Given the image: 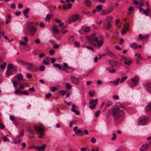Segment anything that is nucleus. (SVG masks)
<instances>
[{"label": "nucleus", "mask_w": 151, "mask_h": 151, "mask_svg": "<svg viewBox=\"0 0 151 151\" xmlns=\"http://www.w3.org/2000/svg\"><path fill=\"white\" fill-rule=\"evenodd\" d=\"M78 133H81L82 135H84V134L83 132L79 129H78L76 132V134H77Z\"/></svg>", "instance_id": "obj_41"}, {"label": "nucleus", "mask_w": 151, "mask_h": 151, "mask_svg": "<svg viewBox=\"0 0 151 151\" xmlns=\"http://www.w3.org/2000/svg\"><path fill=\"white\" fill-rule=\"evenodd\" d=\"M113 19V17L111 16H109L107 17V19H108V22H111Z\"/></svg>", "instance_id": "obj_44"}, {"label": "nucleus", "mask_w": 151, "mask_h": 151, "mask_svg": "<svg viewBox=\"0 0 151 151\" xmlns=\"http://www.w3.org/2000/svg\"><path fill=\"white\" fill-rule=\"evenodd\" d=\"M10 119L12 121H14L15 120V118L14 116L12 115H10Z\"/></svg>", "instance_id": "obj_55"}, {"label": "nucleus", "mask_w": 151, "mask_h": 151, "mask_svg": "<svg viewBox=\"0 0 151 151\" xmlns=\"http://www.w3.org/2000/svg\"><path fill=\"white\" fill-rule=\"evenodd\" d=\"M52 96V94L50 93H48L47 94L45 95L46 97L47 98H49Z\"/></svg>", "instance_id": "obj_59"}, {"label": "nucleus", "mask_w": 151, "mask_h": 151, "mask_svg": "<svg viewBox=\"0 0 151 151\" xmlns=\"http://www.w3.org/2000/svg\"><path fill=\"white\" fill-rule=\"evenodd\" d=\"M20 94H23L24 95H28L29 93L26 91H21L20 92Z\"/></svg>", "instance_id": "obj_36"}, {"label": "nucleus", "mask_w": 151, "mask_h": 151, "mask_svg": "<svg viewBox=\"0 0 151 151\" xmlns=\"http://www.w3.org/2000/svg\"><path fill=\"white\" fill-rule=\"evenodd\" d=\"M13 68L12 64H9L8 66V70L12 69Z\"/></svg>", "instance_id": "obj_51"}, {"label": "nucleus", "mask_w": 151, "mask_h": 151, "mask_svg": "<svg viewBox=\"0 0 151 151\" xmlns=\"http://www.w3.org/2000/svg\"><path fill=\"white\" fill-rule=\"evenodd\" d=\"M97 102L98 100L97 99H91L89 102V104L91 105L89 106V108L91 109H94L96 108Z\"/></svg>", "instance_id": "obj_6"}, {"label": "nucleus", "mask_w": 151, "mask_h": 151, "mask_svg": "<svg viewBox=\"0 0 151 151\" xmlns=\"http://www.w3.org/2000/svg\"><path fill=\"white\" fill-rule=\"evenodd\" d=\"M111 26L112 25L110 22H108L106 25V28L107 29H109L111 27Z\"/></svg>", "instance_id": "obj_34"}, {"label": "nucleus", "mask_w": 151, "mask_h": 151, "mask_svg": "<svg viewBox=\"0 0 151 151\" xmlns=\"http://www.w3.org/2000/svg\"><path fill=\"white\" fill-rule=\"evenodd\" d=\"M149 146L148 144H145L142 145L139 148V150L141 151H144L146 150L149 148Z\"/></svg>", "instance_id": "obj_12"}, {"label": "nucleus", "mask_w": 151, "mask_h": 151, "mask_svg": "<svg viewBox=\"0 0 151 151\" xmlns=\"http://www.w3.org/2000/svg\"><path fill=\"white\" fill-rule=\"evenodd\" d=\"M15 77L17 78L19 80H21L23 78V76L21 74L17 75L15 76Z\"/></svg>", "instance_id": "obj_29"}, {"label": "nucleus", "mask_w": 151, "mask_h": 151, "mask_svg": "<svg viewBox=\"0 0 151 151\" xmlns=\"http://www.w3.org/2000/svg\"><path fill=\"white\" fill-rule=\"evenodd\" d=\"M84 4L87 7H90L92 6V2L90 0H85L83 2Z\"/></svg>", "instance_id": "obj_14"}, {"label": "nucleus", "mask_w": 151, "mask_h": 151, "mask_svg": "<svg viewBox=\"0 0 151 151\" xmlns=\"http://www.w3.org/2000/svg\"><path fill=\"white\" fill-rule=\"evenodd\" d=\"M102 6L101 5H99L96 7V9L97 10V11L99 12L102 9Z\"/></svg>", "instance_id": "obj_32"}, {"label": "nucleus", "mask_w": 151, "mask_h": 151, "mask_svg": "<svg viewBox=\"0 0 151 151\" xmlns=\"http://www.w3.org/2000/svg\"><path fill=\"white\" fill-rule=\"evenodd\" d=\"M97 42V46L99 47H100L101 46H102L103 43V41L102 40H100L99 41H98L96 42Z\"/></svg>", "instance_id": "obj_27"}, {"label": "nucleus", "mask_w": 151, "mask_h": 151, "mask_svg": "<svg viewBox=\"0 0 151 151\" xmlns=\"http://www.w3.org/2000/svg\"><path fill=\"white\" fill-rule=\"evenodd\" d=\"M145 109L147 111H151V104L147 105L145 107Z\"/></svg>", "instance_id": "obj_26"}, {"label": "nucleus", "mask_w": 151, "mask_h": 151, "mask_svg": "<svg viewBox=\"0 0 151 151\" xmlns=\"http://www.w3.org/2000/svg\"><path fill=\"white\" fill-rule=\"evenodd\" d=\"M53 66L55 68H57L61 70L62 68V67L60 65L57 63H55L53 65Z\"/></svg>", "instance_id": "obj_31"}, {"label": "nucleus", "mask_w": 151, "mask_h": 151, "mask_svg": "<svg viewBox=\"0 0 151 151\" xmlns=\"http://www.w3.org/2000/svg\"><path fill=\"white\" fill-rule=\"evenodd\" d=\"M133 62L132 60H130L128 61H124V64L127 65L128 66H129Z\"/></svg>", "instance_id": "obj_33"}, {"label": "nucleus", "mask_w": 151, "mask_h": 151, "mask_svg": "<svg viewBox=\"0 0 151 151\" xmlns=\"http://www.w3.org/2000/svg\"><path fill=\"white\" fill-rule=\"evenodd\" d=\"M29 9L28 8H26L25 10H23V12L24 15L27 18L28 17V16L27 14L28 13Z\"/></svg>", "instance_id": "obj_23"}, {"label": "nucleus", "mask_w": 151, "mask_h": 151, "mask_svg": "<svg viewBox=\"0 0 151 151\" xmlns=\"http://www.w3.org/2000/svg\"><path fill=\"white\" fill-rule=\"evenodd\" d=\"M11 15L9 14H7L6 15V24H8L10 22L11 19Z\"/></svg>", "instance_id": "obj_21"}, {"label": "nucleus", "mask_w": 151, "mask_h": 151, "mask_svg": "<svg viewBox=\"0 0 151 151\" xmlns=\"http://www.w3.org/2000/svg\"><path fill=\"white\" fill-rule=\"evenodd\" d=\"M113 98L114 99H119V96L116 95H115L113 96Z\"/></svg>", "instance_id": "obj_62"}, {"label": "nucleus", "mask_w": 151, "mask_h": 151, "mask_svg": "<svg viewBox=\"0 0 151 151\" xmlns=\"http://www.w3.org/2000/svg\"><path fill=\"white\" fill-rule=\"evenodd\" d=\"M80 18L79 14H77L74 15H72L68 18V22L69 24H70L71 22H75Z\"/></svg>", "instance_id": "obj_4"}, {"label": "nucleus", "mask_w": 151, "mask_h": 151, "mask_svg": "<svg viewBox=\"0 0 151 151\" xmlns=\"http://www.w3.org/2000/svg\"><path fill=\"white\" fill-rule=\"evenodd\" d=\"M35 131L38 132L41 135H43L44 134V129L41 127H37L35 128Z\"/></svg>", "instance_id": "obj_11"}, {"label": "nucleus", "mask_w": 151, "mask_h": 151, "mask_svg": "<svg viewBox=\"0 0 151 151\" xmlns=\"http://www.w3.org/2000/svg\"><path fill=\"white\" fill-rule=\"evenodd\" d=\"M106 70L109 71L111 73H113L115 72V70L114 68V66L112 64L111 65V66L109 68H106Z\"/></svg>", "instance_id": "obj_15"}, {"label": "nucleus", "mask_w": 151, "mask_h": 151, "mask_svg": "<svg viewBox=\"0 0 151 151\" xmlns=\"http://www.w3.org/2000/svg\"><path fill=\"white\" fill-rule=\"evenodd\" d=\"M43 64L45 65H47L49 62V60L48 58H45L43 60Z\"/></svg>", "instance_id": "obj_28"}, {"label": "nucleus", "mask_w": 151, "mask_h": 151, "mask_svg": "<svg viewBox=\"0 0 151 151\" xmlns=\"http://www.w3.org/2000/svg\"><path fill=\"white\" fill-rule=\"evenodd\" d=\"M6 64V63H4L3 64L0 65V68L3 69H5Z\"/></svg>", "instance_id": "obj_39"}, {"label": "nucleus", "mask_w": 151, "mask_h": 151, "mask_svg": "<svg viewBox=\"0 0 151 151\" xmlns=\"http://www.w3.org/2000/svg\"><path fill=\"white\" fill-rule=\"evenodd\" d=\"M138 8L139 11L140 12L142 13H144L147 16H148V13L146 10H145L143 8L139 6L138 7Z\"/></svg>", "instance_id": "obj_19"}, {"label": "nucleus", "mask_w": 151, "mask_h": 151, "mask_svg": "<svg viewBox=\"0 0 151 151\" xmlns=\"http://www.w3.org/2000/svg\"><path fill=\"white\" fill-rule=\"evenodd\" d=\"M147 118L145 116L142 117L139 119L138 123L139 124L143 125L147 122Z\"/></svg>", "instance_id": "obj_10"}, {"label": "nucleus", "mask_w": 151, "mask_h": 151, "mask_svg": "<svg viewBox=\"0 0 151 151\" xmlns=\"http://www.w3.org/2000/svg\"><path fill=\"white\" fill-rule=\"evenodd\" d=\"M113 8H112V9H111L110 10H108V9L106 10V13H107V14H109L113 10Z\"/></svg>", "instance_id": "obj_53"}, {"label": "nucleus", "mask_w": 151, "mask_h": 151, "mask_svg": "<svg viewBox=\"0 0 151 151\" xmlns=\"http://www.w3.org/2000/svg\"><path fill=\"white\" fill-rule=\"evenodd\" d=\"M27 131L29 138L31 139L33 138L35 136V133L33 129L31 127H29L28 128Z\"/></svg>", "instance_id": "obj_7"}, {"label": "nucleus", "mask_w": 151, "mask_h": 151, "mask_svg": "<svg viewBox=\"0 0 151 151\" xmlns=\"http://www.w3.org/2000/svg\"><path fill=\"white\" fill-rule=\"evenodd\" d=\"M71 111L74 112L77 115H79V112L78 111L76 110L74 108H72L71 109Z\"/></svg>", "instance_id": "obj_30"}, {"label": "nucleus", "mask_w": 151, "mask_h": 151, "mask_svg": "<svg viewBox=\"0 0 151 151\" xmlns=\"http://www.w3.org/2000/svg\"><path fill=\"white\" fill-rule=\"evenodd\" d=\"M35 26V24L33 22H31L28 23L27 29L30 34H34L37 31L36 29L34 27Z\"/></svg>", "instance_id": "obj_3"}, {"label": "nucleus", "mask_w": 151, "mask_h": 151, "mask_svg": "<svg viewBox=\"0 0 151 151\" xmlns=\"http://www.w3.org/2000/svg\"><path fill=\"white\" fill-rule=\"evenodd\" d=\"M96 141V139L93 138H91V142L93 143H95Z\"/></svg>", "instance_id": "obj_63"}, {"label": "nucleus", "mask_w": 151, "mask_h": 151, "mask_svg": "<svg viewBox=\"0 0 151 151\" xmlns=\"http://www.w3.org/2000/svg\"><path fill=\"white\" fill-rule=\"evenodd\" d=\"M58 26L57 25H54L53 26V30L54 32L57 33L59 32V31L58 29Z\"/></svg>", "instance_id": "obj_24"}, {"label": "nucleus", "mask_w": 151, "mask_h": 151, "mask_svg": "<svg viewBox=\"0 0 151 151\" xmlns=\"http://www.w3.org/2000/svg\"><path fill=\"white\" fill-rule=\"evenodd\" d=\"M46 145L44 144L42 145L41 146H37L36 147V149L37 150L40 151H43L46 148Z\"/></svg>", "instance_id": "obj_17"}, {"label": "nucleus", "mask_w": 151, "mask_h": 151, "mask_svg": "<svg viewBox=\"0 0 151 151\" xmlns=\"http://www.w3.org/2000/svg\"><path fill=\"white\" fill-rule=\"evenodd\" d=\"M127 78V76H125L124 77H123L121 79V80L120 81V83H122Z\"/></svg>", "instance_id": "obj_43"}, {"label": "nucleus", "mask_w": 151, "mask_h": 151, "mask_svg": "<svg viewBox=\"0 0 151 151\" xmlns=\"http://www.w3.org/2000/svg\"><path fill=\"white\" fill-rule=\"evenodd\" d=\"M71 81L76 85L79 84V79L78 78H76L73 76H71L70 78Z\"/></svg>", "instance_id": "obj_13"}, {"label": "nucleus", "mask_w": 151, "mask_h": 151, "mask_svg": "<svg viewBox=\"0 0 151 151\" xmlns=\"http://www.w3.org/2000/svg\"><path fill=\"white\" fill-rule=\"evenodd\" d=\"M112 135L113 136L111 138V139L112 141H114L116 138V134L113 133Z\"/></svg>", "instance_id": "obj_42"}, {"label": "nucleus", "mask_w": 151, "mask_h": 151, "mask_svg": "<svg viewBox=\"0 0 151 151\" xmlns=\"http://www.w3.org/2000/svg\"><path fill=\"white\" fill-rule=\"evenodd\" d=\"M66 88L69 89H70L71 88V85L69 83H67L66 84Z\"/></svg>", "instance_id": "obj_49"}, {"label": "nucleus", "mask_w": 151, "mask_h": 151, "mask_svg": "<svg viewBox=\"0 0 151 151\" xmlns=\"http://www.w3.org/2000/svg\"><path fill=\"white\" fill-rule=\"evenodd\" d=\"M19 134L21 136H23L24 135V134L23 129H22L20 131Z\"/></svg>", "instance_id": "obj_46"}, {"label": "nucleus", "mask_w": 151, "mask_h": 151, "mask_svg": "<svg viewBox=\"0 0 151 151\" xmlns=\"http://www.w3.org/2000/svg\"><path fill=\"white\" fill-rule=\"evenodd\" d=\"M20 45H22L23 46H26L27 44V43L26 42L23 41H21L20 42Z\"/></svg>", "instance_id": "obj_50"}, {"label": "nucleus", "mask_w": 151, "mask_h": 151, "mask_svg": "<svg viewBox=\"0 0 151 151\" xmlns=\"http://www.w3.org/2000/svg\"><path fill=\"white\" fill-rule=\"evenodd\" d=\"M45 68V66L43 65H42L40 66L39 68V70L41 71H43L44 70Z\"/></svg>", "instance_id": "obj_47"}, {"label": "nucleus", "mask_w": 151, "mask_h": 151, "mask_svg": "<svg viewBox=\"0 0 151 151\" xmlns=\"http://www.w3.org/2000/svg\"><path fill=\"white\" fill-rule=\"evenodd\" d=\"M131 80L135 85L137 86L138 85L139 79L137 76H135L133 78L131 79Z\"/></svg>", "instance_id": "obj_16"}, {"label": "nucleus", "mask_w": 151, "mask_h": 151, "mask_svg": "<svg viewBox=\"0 0 151 151\" xmlns=\"http://www.w3.org/2000/svg\"><path fill=\"white\" fill-rule=\"evenodd\" d=\"M90 28L89 27H87L84 28L83 30L85 32H87L89 31Z\"/></svg>", "instance_id": "obj_35"}, {"label": "nucleus", "mask_w": 151, "mask_h": 151, "mask_svg": "<svg viewBox=\"0 0 151 151\" xmlns=\"http://www.w3.org/2000/svg\"><path fill=\"white\" fill-rule=\"evenodd\" d=\"M24 64L28 65L27 69L30 71H35L37 70V68L33 65L31 63L25 62Z\"/></svg>", "instance_id": "obj_5"}, {"label": "nucleus", "mask_w": 151, "mask_h": 151, "mask_svg": "<svg viewBox=\"0 0 151 151\" xmlns=\"http://www.w3.org/2000/svg\"><path fill=\"white\" fill-rule=\"evenodd\" d=\"M7 136H8V135H7L6 136L4 137L3 138L4 141V142H9V140L7 137Z\"/></svg>", "instance_id": "obj_45"}, {"label": "nucleus", "mask_w": 151, "mask_h": 151, "mask_svg": "<svg viewBox=\"0 0 151 151\" xmlns=\"http://www.w3.org/2000/svg\"><path fill=\"white\" fill-rule=\"evenodd\" d=\"M13 86L14 87H16L17 83V82L15 81H13Z\"/></svg>", "instance_id": "obj_61"}, {"label": "nucleus", "mask_w": 151, "mask_h": 151, "mask_svg": "<svg viewBox=\"0 0 151 151\" xmlns=\"http://www.w3.org/2000/svg\"><path fill=\"white\" fill-rule=\"evenodd\" d=\"M63 71H64L65 72H66L67 73H69V71L66 68H63Z\"/></svg>", "instance_id": "obj_58"}, {"label": "nucleus", "mask_w": 151, "mask_h": 151, "mask_svg": "<svg viewBox=\"0 0 151 151\" xmlns=\"http://www.w3.org/2000/svg\"><path fill=\"white\" fill-rule=\"evenodd\" d=\"M108 53H109L107 55H109V56H111V57H112L113 58H114L115 57V55L111 52L110 51H109V52Z\"/></svg>", "instance_id": "obj_38"}, {"label": "nucleus", "mask_w": 151, "mask_h": 151, "mask_svg": "<svg viewBox=\"0 0 151 151\" xmlns=\"http://www.w3.org/2000/svg\"><path fill=\"white\" fill-rule=\"evenodd\" d=\"M148 37V36L147 35L143 36L141 34H139V37L138 38V40H141L143 43H145L147 41Z\"/></svg>", "instance_id": "obj_8"}, {"label": "nucleus", "mask_w": 151, "mask_h": 151, "mask_svg": "<svg viewBox=\"0 0 151 151\" xmlns=\"http://www.w3.org/2000/svg\"><path fill=\"white\" fill-rule=\"evenodd\" d=\"M72 6V5L71 3H69L67 4H65L63 6V7L64 9H70Z\"/></svg>", "instance_id": "obj_18"}, {"label": "nucleus", "mask_w": 151, "mask_h": 151, "mask_svg": "<svg viewBox=\"0 0 151 151\" xmlns=\"http://www.w3.org/2000/svg\"><path fill=\"white\" fill-rule=\"evenodd\" d=\"M125 110V109L122 106L114 107L111 110V114L114 119H116L124 114Z\"/></svg>", "instance_id": "obj_1"}, {"label": "nucleus", "mask_w": 151, "mask_h": 151, "mask_svg": "<svg viewBox=\"0 0 151 151\" xmlns=\"http://www.w3.org/2000/svg\"><path fill=\"white\" fill-rule=\"evenodd\" d=\"M133 10H134V9L132 6H131L129 8L128 11L129 12H133Z\"/></svg>", "instance_id": "obj_57"}, {"label": "nucleus", "mask_w": 151, "mask_h": 151, "mask_svg": "<svg viewBox=\"0 0 151 151\" xmlns=\"http://www.w3.org/2000/svg\"><path fill=\"white\" fill-rule=\"evenodd\" d=\"M100 111L99 110H98L96 112L95 114V116L96 117H98L99 116L100 113Z\"/></svg>", "instance_id": "obj_52"}, {"label": "nucleus", "mask_w": 151, "mask_h": 151, "mask_svg": "<svg viewBox=\"0 0 151 151\" xmlns=\"http://www.w3.org/2000/svg\"><path fill=\"white\" fill-rule=\"evenodd\" d=\"M96 34L93 33L92 34L90 37H86V39L94 47L97 46V44L95 42L98 41L99 38L98 37L96 36Z\"/></svg>", "instance_id": "obj_2"}, {"label": "nucleus", "mask_w": 151, "mask_h": 151, "mask_svg": "<svg viewBox=\"0 0 151 151\" xmlns=\"http://www.w3.org/2000/svg\"><path fill=\"white\" fill-rule=\"evenodd\" d=\"M119 80L120 79L119 78H118L116 80L113 81V82L114 84L115 85H117L119 84Z\"/></svg>", "instance_id": "obj_40"}, {"label": "nucleus", "mask_w": 151, "mask_h": 151, "mask_svg": "<svg viewBox=\"0 0 151 151\" xmlns=\"http://www.w3.org/2000/svg\"><path fill=\"white\" fill-rule=\"evenodd\" d=\"M51 16V15L50 14H48L46 16V19H47L48 20H49L50 19Z\"/></svg>", "instance_id": "obj_54"}, {"label": "nucleus", "mask_w": 151, "mask_h": 151, "mask_svg": "<svg viewBox=\"0 0 151 151\" xmlns=\"http://www.w3.org/2000/svg\"><path fill=\"white\" fill-rule=\"evenodd\" d=\"M121 58L123 60H124V61H128L132 60L131 58L125 55L122 56Z\"/></svg>", "instance_id": "obj_20"}, {"label": "nucleus", "mask_w": 151, "mask_h": 151, "mask_svg": "<svg viewBox=\"0 0 151 151\" xmlns=\"http://www.w3.org/2000/svg\"><path fill=\"white\" fill-rule=\"evenodd\" d=\"M54 53V50H50L49 51V53L50 55H53Z\"/></svg>", "instance_id": "obj_64"}, {"label": "nucleus", "mask_w": 151, "mask_h": 151, "mask_svg": "<svg viewBox=\"0 0 151 151\" xmlns=\"http://www.w3.org/2000/svg\"><path fill=\"white\" fill-rule=\"evenodd\" d=\"M45 55L43 53H42L39 55V57L40 58H42L45 56Z\"/></svg>", "instance_id": "obj_56"}, {"label": "nucleus", "mask_w": 151, "mask_h": 151, "mask_svg": "<svg viewBox=\"0 0 151 151\" xmlns=\"http://www.w3.org/2000/svg\"><path fill=\"white\" fill-rule=\"evenodd\" d=\"M147 89L148 92L151 93V83H149L147 85Z\"/></svg>", "instance_id": "obj_25"}, {"label": "nucleus", "mask_w": 151, "mask_h": 151, "mask_svg": "<svg viewBox=\"0 0 151 151\" xmlns=\"http://www.w3.org/2000/svg\"><path fill=\"white\" fill-rule=\"evenodd\" d=\"M106 10H104L102 11L101 12V15H106L107 14Z\"/></svg>", "instance_id": "obj_48"}, {"label": "nucleus", "mask_w": 151, "mask_h": 151, "mask_svg": "<svg viewBox=\"0 0 151 151\" xmlns=\"http://www.w3.org/2000/svg\"><path fill=\"white\" fill-rule=\"evenodd\" d=\"M130 47L133 49H136L137 47V44L136 42H133L130 44Z\"/></svg>", "instance_id": "obj_22"}, {"label": "nucleus", "mask_w": 151, "mask_h": 151, "mask_svg": "<svg viewBox=\"0 0 151 151\" xmlns=\"http://www.w3.org/2000/svg\"><path fill=\"white\" fill-rule=\"evenodd\" d=\"M129 26V24L127 23H125L123 26V28L125 30H127L128 27Z\"/></svg>", "instance_id": "obj_37"}, {"label": "nucleus", "mask_w": 151, "mask_h": 151, "mask_svg": "<svg viewBox=\"0 0 151 151\" xmlns=\"http://www.w3.org/2000/svg\"><path fill=\"white\" fill-rule=\"evenodd\" d=\"M127 30H125L123 28V29H122L121 31V34L123 35L125 34L126 33L125 31Z\"/></svg>", "instance_id": "obj_60"}, {"label": "nucleus", "mask_w": 151, "mask_h": 151, "mask_svg": "<svg viewBox=\"0 0 151 151\" xmlns=\"http://www.w3.org/2000/svg\"><path fill=\"white\" fill-rule=\"evenodd\" d=\"M109 62L110 64H114L115 66L116 67H120L122 65L121 63L116 60H110L109 61Z\"/></svg>", "instance_id": "obj_9"}]
</instances>
